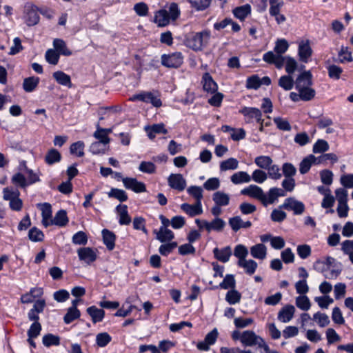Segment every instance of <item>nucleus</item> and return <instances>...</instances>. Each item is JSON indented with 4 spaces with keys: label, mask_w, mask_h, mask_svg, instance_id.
<instances>
[{
    "label": "nucleus",
    "mask_w": 353,
    "mask_h": 353,
    "mask_svg": "<svg viewBox=\"0 0 353 353\" xmlns=\"http://www.w3.org/2000/svg\"><path fill=\"white\" fill-rule=\"evenodd\" d=\"M184 57L181 52L163 54L161 57V65L168 68H180L183 63Z\"/></svg>",
    "instance_id": "f257e3e1"
},
{
    "label": "nucleus",
    "mask_w": 353,
    "mask_h": 353,
    "mask_svg": "<svg viewBox=\"0 0 353 353\" xmlns=\"http://www.w3.org/2000/svg\"><path fill=\"white\" fill-rule=\"evenodd\" d=\"M38 12V7L36 5L26 4L23 19L28 26H34L39 23L40 17Z\"/></svg>",
    "instance_id": "f03ea898"
},
{
    "label": "nucleus",
    "mask_w": 353,
    "mask_h": 353,
    "mask_svg": "<svg viewBox=\"0 0 353 353\" xmlns=\"http://www.w3.org/2000/svg\"><path fill=\"white\" fill-rule=\"evenodd\" d=\"M279 208L292 210L294 214L300 215L305 211V206L302 201H298L294 197H288L282 205H279Z\"/></svg>",
    "instance_id": "7ed1b4c3"
},
{
    "label": "nucleus",
    "mask_w": 353,
    "mask_h": 353,
    "mask_svg": "<svg viewBox=\"0 0 353 353\" xmlns=\"http://www.w3.org/2000/svg\"><path fill=\"white\" fill-rule=\"evenodd\" d=\"M313 268L316 272L323 273L325 278L328 279H336L342 271L341 268L332 269L329 274H325L327 270V268H326L324 261L321 259H317L313 263Z\"/></svg>",
    "instance_id": "20e7f679"
},
{
    "label": "nucleus",
    "mask_w": 353,
    "mask_h": 353,
    "mask_svg": "<svg viewBox=\"0 0 353 353\" xmlns=\"http://www.w3.org/2000/svg\"><path fill=\"white\" fill-rule=\"evenodd\" d=\"M218 335V330L215 327L206 334L203 341H199L197 343V348L201 351L209 350L210 346L215 343Z\"/></svg>",
    "instance_id": "39448f33"
},
{
    "label": "nucleus",
    "mask_w": 353,
    "mask_h": 353,
    "mask_svg": "<svg viewBox=\"0 0 353 353\" xmlns=\"http://www.w3.org/2000/svg\"><path fill=\"white\" fill-rule=\"evenodd\" d=\"M285 195V193L283 190L276 187L271 188L267 194L263 193L261 203L266 207L268 205L274 203L278 197L284 196Z\"/></svg>",
    "instance_id": "423d86ee"
},
{
    "label": "nucleus",
    "mask_w": 353,
    "mask_h": 353,
    "mask_svg": "<svg viewBox=\"0 0 353 353\" xmlns=\"http://www.w3.org/2000/svg\"><path fill=\"white\" fill-rule=\"evenodd\" d=\"M78 256L80 261L90 265L97 260V255L92 248L82 247L77 250Z\"/></svg>",
    "instance_id": "0eeeda50"
},
{
    "label": "nucleus",
    "mask_w": 353,
    "mask_h": 353,
    "mask_svg": "<svg viewBox=\"0 0 353 353\" xmlns=\"http://www.w3.org/2000/svg\"><path fill=\"white\" fill-rule=\"evenodd\" d=\"M261 339H263V338L256 335L254 331L245 330L243 332L241 343L245 347H252L256 345H259Z\"/></svg>",
    "instance_id": "6e6552de"
},
{
    "label": "nucleus",
    "mask_w": 353,
    "mask_h": 353,
    "mask_svg": "<svg viewBox=\"0 0 353 353\" xmlns=\"http://www.w3.org/2000/svg\"><path fill=\"white\" fill-rule=\"evenodd\" d=\"M168 181L171 188L178 191H183L186 186V181L181 174H171Z\"/></svg>",
    "instance_id": "1a4fd4ad"
},
{
    "label": "nucleus",
    "mask_w": 353,
    "mask_h": 353,
    "mask_svg": "<svg viewBox=\"0 0 353 353\" xmlns=\"http://www.w3.org/2000/svg\"><path fill=\"white\" fill-rule=\"evenodd\" d=\"M312 54V50L310 45L309 40L305 42L301 41L298 48V55L299 60L303 63H307L310 57Z\"/></svg>",
    "instance_id": "9d476101"
},
{
    "label": "nucleus",
    "mask_w": 353,
    "mask_h": 353,
    "mask_svg": "<svg viewBox=\"0 0 353 353\" xmlns=\"http://www.w3.org/2000/svg\"><path fill=\"white\" fill-rule=\"evenodd\" d=\"M201 83L204 91L213 94L218 90V85L209 72H205Z\"/></svg>",
    "instance_id": "9b49d317"
},
{
    "label": "nucleus",
    "mask_w": 353,
    "mask_h": 353,
    "mask_svg": "<svg viewBox=\"0 0 353 353\" xmlns=\"http://www.w3.org/2000/svg\"><path fill=\"white\" fill-rule=\"evenodd\" d=\"M102 240L106 248L111 251L115 247V241L117 239L116 234L108 229L104 228L101 231Z\"/></svg>",
    "instance_id": "f8f14e48"
},
{
    "label": "nucleus",
    "mask_w": 353,
    "mask_h": 353,
    "mask_svg": "<svg viewBox=\"0 0 353 353\" xmlns=\"http://www.w3.org/2000/svg\"><path fill=\"white\" fill-rule=\"evenodd\" d=\"M212 252L214 257L222 263H227L232 254L231 247L229 245L221 249L215 248Z\"/></svg>",
    "instance_id": "ddd939ff"
},
{
    "label": "nucleus",
    "mask_w": 353,
    "mask_h": 353,
    "mask_svg": "<svg viewBox=\"0 0 353 353\" xmlns=\"http://www.w3.org/2000/svg\"><path fill=\"white\" fill-rule=\"evenodd\" d=\"M295 307L294 305L288 304L283 306L278 313L277 319L283 323L289 322L294 316Z\"/></svg>",
    "instance_id": "4468645a"
},
{
    "label": "nucleus",
    "mask_w": 353,
    "mask_h": 353,
    "mask_svg": "<svg viewBox=\"0 0 353 353\" xmlns=\"http://www.w3.org/2000/svg\"><path fill=\"white\" fill-rule=\"evenodd\" d=\"M241 194L247 195L252 198L256 199L262 203L263 196V191L261 188L256 185H250L248 187L241 190Z\"/></svg>",
    "instance_id": "2eb2a0df"
},
{
    "label": "nucleus",
    "mask_w": 353,
    "mask_h": 353,
    "mask_svg": "<svg viewBox=\"0 0 353 353\" xmlns=\"http://www.w3.org/2000/svg\"><path fill=\"white\" fill-rule=\"evenodd\" d=\"M236 287V280L234 278V275L232 274H228L225 276L222 282L219 283L218 285H214L209 288L210 290H216L219 288L228 290V289H233Z\"/></svg>",
    "instance_id": "dca6fc26"
},
{
    "label": "nucleus",
    "mask_w": 353,
    "mask_h": 353,
    "mask_svg": "<svg viewBox=\"0 0 353 353\" xmlns=\"http://www.w3.org/2000/svg\"><path fill=\"white\" fill-rule=\"evenodd\" d=\"M115 210L119 216V223L121 225H127L131 223L132 219L128 214L126 205L119 204L116 207Z\"/></svg>",
    "instance_id": "f3484780"
},
{
    "label": "nucleus",
    "mask_w": 353,
    "mask_h": 353,
    "mask_svg": "<svg viewBox=\"0 0 353 353\" xmlns=\"http://www.w3.org/2000/svg\"><path fill=\"white\" fill-rule=\"evenodd\" d=\"M181 209L190 217H194L203 213L202 204L197 203L196 202L194 205L184 203L181 205Z\"/></svg>",
    "instance_id": "a211bd4d"
},
{
    "label": "nucleus",
    "mask_w": 353,
    "mask_h": 353,
    "mask_svg": "<svg viewBox=\"0 0 353 353\" xmlns=\"http://www.w3.org/2000/svg\"><path fill=\"white\" fill-rule=\"evenodd\" d=\"M153 21L157 23L159 27L167 26L170 21V19L168 14V10L162 8L156 11Z\"/></svg>",
    "instance_id": "6ab92c4d"
},
{
    "label": "nucleus",
    "mask_w": 353,
    "mask_h": 353,
    "mask_svg": "<svg viewBox=\"0 0 353 353\" xmlns=\"http://www.w3.org/2000/svg\"><path fill=\"white\" fill-rule=\"evenodd\" d=\"M53 78L59 85L63 86H65L68 88H71L73 87V84L71 81L70 76L67 74L63 71L58 70L52 74Z\"/></svg>",
    "instance_id": "aec40b11"
},
{
    "label": "nucleus",
    "mask_w": 353,
    "mask_h": 353,
    "mask_svg": "<svg viewBox=\"0 0 353 353\" xmlns=\"http://www.w3.org/2000/svg\"><path fill=\"white\" fill-rule=\"evenodd\" d=\"M69 219L67 215V211L63 209L59 210L56 214L54 217L51 219V223H54L60 228H63L68 225Z\"/></svg>",
    "instance_id": "412c9836"
},
{
    "label": "nucleus",
    "mask_w": 353,
    "mask_h": 353,
    "mask_svg": "<svg viewBox=\"0 0 353 353\" xmlns=\"http://www.w3.org/2000/svg\"><path fill=\"white\" fill-rule=\"evenodd\" d=\"M312 74L310 70L303 71L297 77L295 81V88L303 85H312Z\"/></svg>",
    "instance_id": "4be33fe9"
},
{
    "label": "nucleus",
    "mask_w": 353,
    "mask_h": 353,
    "mask_svg": "<svg viewBox=\"0 0 353 353\" xmlns=\"http://www.w3.org/2000/svg\"><path fill=\"white\" fill-rule=\"evenodd\" d=\"M205 230L210 232L212 230L216 232H221L225 226V221L219 217L214 218L211 222L205 223Z\"/></svg>",
    "instance_id": "5701e85b"
},
{
    "label": "nucleus",
    "mask_w": 353,
    "mask_h": 353,
    "mask_svg": "<svg viewBox=\"0 0 353 353\" xmlns=\"http://www.w3.org/2000/svg\"><path fill=\"white\" fill-rule=\"evenodd\" d=\"M153 232L156 235V239L159 241L161 243L171 241L175 237L174 233L168 228L159 230V231L154 230Z\"/></svg>",
    "instance_id": "b1692460"
},
{
    "label": "nucleus",
    "mask_w": 353,
    "mask_h": 353,
    "mask_svg": "<svg viewBox=\"0 0 353 353\" xmlns=\"http://www.w3.org/2000/svg\"><path fill=\"white\" fill-rule=\"evenodd\" d=\"M252 11L251 6L248 3L236 7L232 10V13L236 19L240 21H244L245 19L250 14Z\"/></svg>",
    "instance_id": "393cba45"
},
{
    "label": "nucleus",
    "mask_w": 353,
    "mask_h": 353,
    "mask_svg": "<svg viewBox=\"0 0 353 353\" xmlns=\"http://www.w3.org/2000/svg\"><path fill=\"white\" fill-rule=\"evenodd\" d=\"M312 164H316V157L314 154H309L299 163V172L301 174L307 173Z\"/></svg>",
    "instance_id": "a878e982"
},
{
    "label": "nucleus",
    "mask_w": 353,
    "mask_h": 353,
    "mask_svg": "<svg viewBox=\"0 0 353 353\" xmlns=\"http://www.w3.org/2000/svg\"><path fill=\"white\" fill-rule=\"evenodd\" d=\"M86 312L91 316L93 323L101 322L105 316V311L94 305L88 307Z\"/></svg>",
    "instance_id": "bb28decb"
},
{
    "label": "nucleus",
    "mask_w": 353,
    "mask_h": 353,
    "mask_svg": "<svg viewBox=\"0 0 353 353\" xmlns=\"http://www.w3.org/2000/svg\"><path fill=\"white\" fill-rule=\"evenodd\" d=\"M54 49L59 55L70 56L72 52L67 48L66 43L62 39H54L53 41Z\"/></svg>",
    "instance_id": "cd10ccee"
},
{
    "label": "nucleus",
    "mask_w": 353,
    "mask_h": 353,
    "mask_svg": "<svg viewBox=\"0 0 353 353\" xmlns=\"http://www.w3.org/2000/svg\"><path fill=\"white\" fill-rule=\"evenodd\" d=\"M237 265L244 268L245 273L248 275H252L258 267L257 263L253 259L238 261Z\"/></svg>",
    "instance_id": "c85d7f7f"
},
{
    "label": "nucleus",
    "mask_w": 353,
    "mask_h": 353,
    "mask_svg": "<svg viewBox=\"0 0 353 353\" xmlns=\"http://www.w3.org/2000/svg\"><path fill=\"white\" fill-rule=\"evenodd\" d=\"M311 85H303L299 88H296L301 94V100L304 101H311L314 98L316 91L314 89L310 88Z\"/></svg>",
    "instance_id": "c756f323"
},
{
    "label": "nucleus",
    "mask_w": 353,
    "mask_h": 353,
    "mask_svg": "<svg viewBox=\"0 0 353 353\" xmlns=\"http://www.w3.org/2000/svg\"><path fill=\"white\" fill-rule=\"evenodd\" d=\"M61 158V153L57 149L50 148L45 156V162L48 165H52L56 163L60 162Z\"/></svg>",
    "instance_id": "7c9ffc66"
},
{
    "label": "nucleus",
    "mask_w": 353,
    "mask_h": 353,
    "mask_svg": "<svg viewBox=\"0 0 353 353\" xmlns=\"http://www.w3.org/2000/svg\"><path fill=\"white\" fill-rule=\"evenodd\" d=\"M251 255L258 259H264L267 254L266 246L263 243H258L250 248Z\"/></svg>",
    "instance_id": "2f4dec72"
},
{
    "label": "nucleus",
    "mask_w": 353,
    "mask_h": 353,
    "mask_svg": "<svg viewBox=\"0 0 353 353\" xmlns=\"http://www.w3.org/2000/svg\"><path fill=\"white\" fill-rule=\"evenodd\" d=\"M39 81L40 79L34 76L25 78L23 83V89L26 92H32L38 86Z\"/></svg>",
    "instance_id": "473e14b6"
},
{
    "label": "nucleus",
    "mask_w": 353,
    "mask_h": 353,
    "mask_svg": "<svg viewBox=\"0 0 353 353\" xmlns=\"http://www.w3.org/2000/svg\"><path fill=\"white\" fill-rule=\"evenodd\" d=\"M212 200L219 206H226L230 203V196L223 192L217 191L213 194Z\"/></svg>",
    "instance_id": "72a5a7b5"
},
{
    "label": "nucleus",
    "mask_w": 353,
    "mask_h": 353,
    "mask_svg": "<svg viewBox=\"0 0 353 353\" xmlns=\"http://www.w3.org/2000/svg\"><path fill=\"white\" fill-rule=\"evenodd\" d=\"M42 343L46 347H50L53 345L58 346L61 343V338L58 335L48 333L43 336Z\"/></svg>",
    "instance_id": "f704fd0d"
},
{
    "label": "nucleus",
    "mask_w": 353,
    "mask_h": 353,
    "mask_svg": "<svg viewBox=\"0 0 353 353\" xmlns=\"http://www.w3.org/2000/svg\"><path fill=\"white\" fill-rule=\"evenodd\" d=\"M109 198H114L120 202H125L128 199V196L125 190L116 188H112L110 191L108 192Z\"/></svg>",
    "instance_id": "c9c22d12"
},
{
    "label": "nucleus",
    "mask_w": 353,
    "mask_h": 353,
    "mask_svg": "<svg viewBox=\"0 0 353 353\" xmlns=\"http://www.w3.org/2000/svg\"><path fill=\"white\" fill-rule=\"evenodd\" d=\"M81 316V312L78 308L68 307L66 314L63 316V322L65 324H70L74 320L79 319Z\"/></svg>",
    "instance_id": "e433bc0d"
},
{
    "label": "nucleus",
    "mask_w": 353,
    "mask_h": 353,
    "mask_svg": "<svg viewBox=\"0 0 353 353\" xmlns=\"http://www.w3.org/2000/svg\"><path fill=\"white\" fill-rule=\"evenodd\" d=\"M230 179L234 184H240L250 182L251 176L246 172L240 171L232 174Z\"/></svg>",
    "instance_id": "4c0bfd02"
},
{
    "label": "nucleus",
    "mask_w": 353,
    "mask_h": 353,
    "mask_svg": "<svg viewBox=\"0 0 353 353\" xmlns=\"http://www.w3.org/2000/svg\"><path fill=\"white\" fill-rule=\"evenodd\" d=\"M84 142L83 141H78L70 145V152L71 154L78 157H82L84 156Z\"/></svg>",
    "instance_id": "58836bf2"
},
{
    "label": "nucleus",
    "mask_w": 353,
    "mask_h": 353,
    "mask_svg": "<svg viewBox=\"0 0 353 353\" xmlns=\"http://www.w3.org/2000/svg\"><path fill=\"white\" fill-rule=\"evenodd\" d=\"M295 81L291 74L283 75L279 80V85L285 90H290L293 88Z\"/></svg>",
    "instance_id": "ea45409f"
},
{
    "label": "nucleus",
    "mask_w": 353,
    "mask_h": 353,
    "mask_svg": "<svg viewBox=\"0 0 353 353\" xmlns=\"http://www.w3.org/2000/svg\"><path fill=\"white\" fill-rule=\"evenodd\" d=\"M43 232L37 227H32L28 232V239L32 242H41L44 239Z\"/></svg>",
    "instance_id": "a19ab883"
},
{
    "label": "nucleus",
    "mask_w": 353,
    "mask_h": 353,
    "mask_svg": "<svg viewBox=\"0 0 353 353\" xmlns=\"http://www.w3.org/2000/svg\"><path fill=\"white\" fill-rule=\"evenodd\" d=\"M239 161L236 159L230 157L225 161H223L220 163V170L227 171L229 170H236L238 168Z\"/></svg>",
    "instance_id": "79ce46f5"
},
{
    "label": "nucleus",
    "mask_w": 353,
    "mask_h": 353,
    "mask_svg": "<svg viewBox=\"0 0 353 353\" xmlns=\"http://www.w3.org/2000/svg\"><path fill=\"white\" fill-rule=\"evenodd\" d=\"M241 294L235 288L230 290L225 296V301L230 305H234L240 302Z\"/></svg>",
    "instance_id": "37998d69"
},
{
    "label": "nucleus",
    "mask_w": 353,
    "mask_h": 353,
    "mask_svg": "<svg viewBox=\"0 0 353 353\" xmlns=\"http://www.w3.org/2000/svg\"><path fill=\"white\" fill-rule=\"evenodd\" d=\"M194 34L197 39L199 45H201V51L203 48L205 47L208 43L209 39L210 38V31L205 30L199 32H196Z\"/></svg>",
    "instance_id": "c03bdc74"
},
{
    "label": "nucleus",
    "mask_w": 353,
    "mask_h": 353,
    "mask_svg": "<svg viewBox=\"0 0 353 353\" xmlns=\"http://www.w3.org/2000/svg\"><path fill=\"white\" fill-rule=\"evenodd\" d=\"M188 193L196 199L197 203H201L203 189L200 186L191 185L187 189Z\"/></svg>",
    "instance_id": "a18cd8bd"
},
{
    "label": "nucleus",
    "mask_w": 353,
    "mask_h": 353,
    "mask_svg": "<svg viewBox=\"0 0 353 353\" xmlns=\"http://www.w3.org/2000/svg\"><path fill=\"white\" fill-rule=\"evenodd\" d=\"M191 5V7L196 11H203L206 10L211 3L212 0H187Z\"/></svg>",
    "instance_id": "49530a36"
},
{
    "label": "nucleus",
    "mask_w": 353,
    "mask_h": 353,
    "mask_svg": "<svg viewBox=\"0 0 353 353\" xmlns=\"http://www.w3.org/2000/svg\"><path fill=\"white\" fill-rule=\"evenodd\" d=\"M183 43L186 47L195 52L201 51V45H199L197 39L194 34L190 37H185Z\"/></svg>",
    "instance_id": "de8ad7c7"
},
{
    "label": "nucleus",
    "mask_w": 353,
    "mask_h": 353,
    "mask_svg": "<svg viewBox=\"0 0 353 353\" xmlns=\"http://www.w3.org/2000/svg\"><path fill=\"white\" fill-rule=\"evenodd\" d=\"M88 237L83 231L76 232L72 238V242L74 245H85L88 243Z\"/></svg>",
    "instance_id": "09e8293b"
},
{
    "label": "nucleus",
    "mask_w": 353,
    "mask_h": 353,
    "mask_svg": "<svg viewBox=\"0 0 353 353\" xmlns=\"http://www.w3.org/2000/svg\"><path fill=\"white\" fill-rule=\"evenodd\" d=\"M296 305L302 310L307 311L310 308L311 303L306 295H300L296 298Z\"/></svg>",
    "instance_id": "8fccbe9b"
},
{
    "label": "nucleus",
    "mask_w": 353,
    "mask_h": 353,
    "mask_svg": "<svg viewBox=\"0 0 353 353\" xmlns=\"http://www.w3.org/2000/svg\"><path fill=\"white\" fill-rule=\"evenodd\" d=\"M261 87L260 77L257 74H252L247 78L245 88L248 90H257Z\"/></svg>",
    "instance_id": "3c124183"
},
{
    "label": "nucleus",
    "mask_w": 353,
    "mask_h": 353,
    "mask_svg": "<svg viewBox=\"0 0 353 353\" xmlns=\"http://www.w3.org/2000/svg\"><path fill=\"white\" fill-rule=\"evenodd\" d=\"M112 341V336L108 332L99 333L96 336V343L100 347L107 346Z\"/></svg>",
    "instance_id": "603ef678"
},
{
    "label": "nucleus",
    "mask_w": 353,
    "mask_h": 353,
    "mask_svg": "<svg viewBox=\"0 0 353 353\" xmlns=\"http://www.w3.org/2000/svg\"><path fill=\"white\" fill-rule=\"evenodd\" d=\"M330 148L327 141L324 139H318L313 145L312 151L314 153H323L327 152Z\"/></svg>",
    "instance_id": "864d4df0"
},
{
    "label": "nucleus",
    "mask_w": 353,
    "mask_h": 353,
    "mask_svg": "<svg viewBox=\"0 0 353 353\" xmlns=\"http://www.w3.org/2000/svg\"><path fill=\"white\" fill-rule=\"evenodd\" d=\"M254 163L260 168L267 170L272 163V159L269 156H259L255 158Z\"/></svg>",
    "instance_id": "5fc2aeb1"
},
{
    "label": "nucleus",
    "mask_w": 353,
    "mask_h": 353,
    "mask_svg": "<svg viewBox=\"0 0 353 353\" xmlns=\"http://www.w3.org/2000/svg\"><path fill=\"white\" fill-rule=\"evenodd\" d=\"M288 48L289 44L286 39H279L276 41L275 46L274 48V51L277 54H283L288 50Z\"/></svg>",
    "instance_id": "6e6d98bb"
},
{
    "label": "nucleus",
    "mask_w": 353,
    "mask_h": 353,
    "mask_svg": "<svg viewBox=\"0 0 353 353\" xmlns=\"http://www.w3.org/2000/svg\"><path fill=\"white\" fill-rule=\"evenodd\" d=\"M248 254L247 248L242 244H239L235 246L234 250V255L239 259L238 261H244Z\"/></svg>",
    "instance_id": "4d7b16f0"
},
{
    "label": "nucleus",
    "mask_w": 353,
    "mask_h": 353,
    "mask_svg": "<svg viewBox=\"0 0 353 353\" xmlns=\"http://www.w3.org/2000/svg\"><path fill=\"white\" fill-rule=\"evenodd\" d=\"M60 55L54 49H48L45 54L46 61L52 65H57L59 62Z\"/></svg>",
    "instance_id": "13d9d810"
},
{
    "label": "nucleus",
    "mask_w": 353,
    "mask_h": 353,
    "mask_svg": "<svg viewBox=\"0 0 353 353\" xmlns=\"http://www.w3.org/2000/svg\"><path fill=\"white\" fill-rule=\"evenodd\" d=\"M42 326L39 322H33L27 332L28 337L37 338L41 333Z\"/></svg>",
    "instance_id": "bf43d9fd"
},
{
    "label": "nucleus",
    "mask_w": 353,
    "mask_h": 353,
    "mask_svg": "<svg viewBox=\"0 0 353 353\" xmlns=\"http://www.w3.org/2000/svg\"><path fill=\"white\" fill-rule=\"evenodd\" d=\"M328 76L330 78L338 80L341 77V74L343 72V69L340 66L332 64L329 65L327 68Z\"/></svg>",
    "instance_id": "052dcab7"
},
{
    "label": "nucleus",
    "mask_w": 353,
    "mask_h": 353,
    "mask_svg": "<svg viewBox=\"0 0 353 353\" xmlns=\"http://www.w3.org/2000/svg\"><path fill=\"white\" fill-rule=\"evenodd\" d=\"M37 208L41 211V216L46 218H52V210L50 203L45 202L37 204Z\"/></svg>",
    "instance_id": "680f3d73"
},
{
    "label": "nucleus",
    "mask_w": 353,
    "mask_h": 353,
    "mask_svg": "<svg viewBox=\"0 0 353 353\" xmlns=\"http://www.w3.org/2000/svg\"><path fill=\"white\" fill-rule=\"evenodd\" d=\"M12 183L16 185H18L21 188H26L28 185V183L25 177V176L21 172H17L14 174L12 177Z\"/></svg>",
    "instance_id": "e2e57ef3"
},
{
    "label": "nucleus",
    "mask_w": 353,
    "mask_h": 353,
    "mask_svg": "<svg viewBox=\"0 0 353 353\" xmlns=\"http://www.w3.org/2000/svg\"><path fill=\"white\" fill-rule=\"evenodd\" d=\"M298 68L297 61L290 56H286L285 71L288 74H292Z\"/></svg>",
    "instance_id": "0e129e2a"
},
{
    "label": "nucleus",
    "mask_w": 353,
    "mask_h": 353,
    "mask_svg": "<svg viewBox=\"0 0 353 353\" xmlns=\"http://www.w3.org/2000/svg\"><path fill=\"white\" fill-rule=\"evenodd\" d=\"M274 123L276 125V127L280 130L283 131H290L292 128L287 119H283L280 117H274Z\"/></svg>",
    "instance_id": "69168bd1"
},
{
    "label": "nucleus",
    "mask_w": 353,
    "mask_h": 353,
    "mask_svg": "<svg viewBox=\"0 0 353 353\" xmlns=\"http://www.w3.org/2000/svg\"><path fill=\"white\" fill-rule=\"evenodd\" d=\"M168 14L170 20L173 21H176L179 17L181 11L176 3L172 2L170 4Z\"/></svg>",
    "instance_id": "338daca9"
},
{
    "label": "nucleus",
    "mask_w": 353,
    "mask_h": 353,
    "mask_svg": "<svg viewBox=\"0 0 353 353\" xmlns=\"http://www.w3.org/2000/svg\"><path fill=\"white\" fill-rule=\"evenodd\" d=\"M333 176V172L327 169L323 170L320 172L321 181L326 185H330L332 183Z\"/></svg>",
    "instance_id": "774afa93"
}]
</instances>
